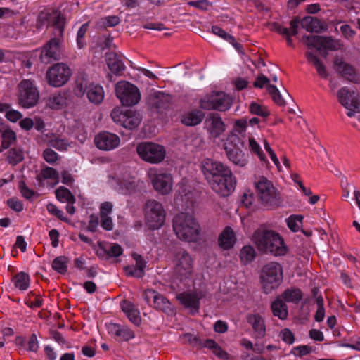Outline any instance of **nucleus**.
<instances>
[{
	"instance_id": "obj_1",
	"label": "nucleus",
	"mask_w": 360,
	"mask_h": 360,
	"mask_svg": "<svg viewBox=\"0 0 360 360\" xmlns=\"http://www.w3.org/2000/svg\"><path fill=\"white\" fill-rule=\"evenodd\" d=\"M202 172L213 191L219 195L228 196L235 190L236 179L224 163L207 158L202 163Z\"/></svg>"
},
{
	"instance_id": "obj_2",
	"label": "nucleus",
	"mask_w": 360,
	"mask_h": 360,
	"mask_svg": "<svg viewBox=\"0 0 360 360\" xmlns=\"http://www.w3.org/2000/svg\"><path fill=\"white\" fill-rule=\"evenodd\" d=\"M252 238L259 252L274 256L287 252L284 240L274 231L259 228L254 232Z\"/></svg>"
},
{
	"instance_id": "obj_3",
	"label": "nucleus",
	"mask_w": 360,
	"mask_h": 360,
	"mask_svg": "<svg viewBox=\"0 0 360 360\" xmlns=\"http://www.w3.org/2000/svg\"><path fill=\"white\" fill-rule=\"evenodd\" d=\"M54 18L55 20L53 22V27L55 29L54 37L44 45L39 56L41 62L45 64L60 59V38L63 35L65 18L57 12H54Z\"/></svg>"
},
{
	"instance_id": "obj_4",
	"label": "nucleus",
	"mask_w": 360,
	"mask_h": 360,
	"mask_svg": "<svg viewBox=\"0 0 360 360\" xmlns=\"http://www.w3.org/2000/svg\"><path fill=\"white\" fill-rule=\"evenodd\" d=\"M173 229L180 240L188 242L196 241L200 232V226L195 217L186 212H180L174 217Z\"/></svg>"
},
{
	"instance_id": "obj_5",
	"label": "nucleus",
	"mask_w": 360,
	"mask_h": 360,
	"mask_svg": "<svg viewBox=\"0 0 360 360\" xmlns=\"http://www.w3.org/2000/svg\"><path fill=\"white\" fill-rule=\"evenodd\" d=\"M257 198L261 204L267 209H276L282 205L283 200L281 193L272 182L264 176L255 181Z\"/></svg>"
},
{
	"instance_id": "obj_6",
	"label": "nucleus",
	"mask_w": 360,
	"mask_h": 360,
	"mask_svg": "<svg viewBox=\"0 0 360 360\" xmlns=\"http://www.w3.org/2000/svg\"><path fill=\"white\" fill-rule=\"evenodd\" d=\"M260 279L264 292L266 294L271 293L283 281L282 266L277 262L266 264L262 269Z\"/></svg>"
},
{
	"instance_id": "obj_7",
	"label": "nucleus",
	"mask_w": 360,
	"mask_h": 360,
	"mask_svg": "<svg viewBox=\"0 0 360 360\" xmlns=\"http://www.w3.org/2000/svg\"><path fill=\"white\" fill-rule=\"evenodd\" d=\"M244 143L235 134H230L226 138L224 148L228 159L236 166L243 167L248 163L247 157L243 151Z\"/></svg>"
},
{
	"instance_id": "obj_8",
	"label": "nucleus",
	"mask_w": 360,
	"mask_h": 360,
	"mask_svg": "<svg viewBox=\"0 0 360 360\" xmlns=\"http://www.w3.org/2000/svg\"><path fill=\"white\" fill-rule=\"evenodd\" d=\"M74 92L78 97H82L86 94L89 101L96 105L100 104L104 98L103 87L98 84L90 83L84 75L77 78Z\"/></svg>"
},
{
	"instance_id": "obj_9",
	"label": "nucleus",
	"mask_w": 360,
	"mask_h": 360,
	"mask_svg": "<svg viewBox=\"0 0 360 360\" xmlns=\"http://www.w3.org/2000/svg\"><path fill=\"white\" fill-rule=\"evenodd\" d=\"M145 218L147 224L151 229H158L165 223L166 212L162 205L155 200L146 201L144 206Z\"/></svg>"
},
{
	"instance_id": "obj_10",
	"label": "nucleus",
	"mask_w": 360,
	"mask_h": 360,
	"mask_svg": "<svg viewBox=\"0 0 360 360\" xmlns=\"http://www.w3.org/2000/svg\"><path fill=\"white\" fill-rule=\"evenodd\" d=\"M136 152L143 161L151 164H158L162 162L166 156L165 148L153 142L139 143L136 146Z\"/></svg>"
},
{
	"instance_id": "obj_11",
	"label": "nucleus",
	"mask_w": 360,
	"mask_h": 360,
	"mask_svg": "<svg viewBox=\"0 0 360 360\" xmlns=\"http://www.w3.org/2000/svg\"><path fill=\"white\" fill-rule=\"evenodd\" d=\"M115 94L122 105L133 106L141 99L139 89L127 81H120L115 85Z\"/></svg>"
},
{
	"instance_id": "obj_12",
	"label": "nucleus",
	"mask_w": 360,
	"mask_h": 360,
	"mask_svg": "<svg viewBox=\"0 0 360 360\" xmlns=\"http://www.w3.org/2000/svg\"><path fill=\"white\" fill-rule=\"evenodd\" d=\"M39 93L34 82L30 79H22L18 84V103L20 106L29 108L37 103Z\"/></svg>"
},
{
	"instance_id": "obj_13",
	"label": "nucleus",
	"mask_w": 360,
	"mask_h": 360,
	"mask_svg": "<svg viewBox=\"0 0 360 360\" xmlns=\"http://www.w3.org/2000/svg\"><path fill=\"white\" fill-rule=\"evenodd\" d=\"M110 116L115 123L128 129L136 128L142 120L140 113L137 111L131 109L124 110L120 107L115 108Z\"/></svg>"
},
{
	"instance_id": "obj_14",
	"label": "nucleus",
	"mask_w": 360,
	"mask_h": 360,
	"mask_svg": "<svg viewBox=\"0 0 360 360\" xmlns=\"http://www.w3.org/2000/svg\"><path fill=\"white\" fill-rule=\"evenodd\" d=\"M71 75L72 71L67 64L58 63L48 69L46 79L50 86L60 87L68 82Z\"/></svg>"
},
{
	"instance_id": "obj_15",
	"label": "nucleus",
	"mask_w": 360,
	"mask_h": 360,
	"mask_svg": "<svg viewBox=\"0 0 360 360\" xmlns=\"http://www.w3.org/2000/svg\"><path fill=\"white\" fill-rule=\"evenodd\" d=\"M231 98L223 92L213 93L200 101V108L207 110L226 111L231 108Z\"/></svg>"
},
{
	"instance_id": "obj_16",
	"label": "nucleus",
	"mask_w": 360,
	"mask_h": 360,
	"mask_svg": "<svg viewBox=\"0 0 360 360\" xmlns=\"http://www.w3.org/2000/svg\"><path fill=\"white\" fill-rule=\"evenodd\" d=\"M337 97L340 103L348 110V117L354 116L355 112H360V98L357 92L342 87L338 91Z\"/></svg>"
},
{
	"instance_id": "obj_17",
	"label": "nucleus",
	"mask_w": 360,
	"mask_h": 360,
	"mask_svg": "<svg viewBox=\"0 0 360 360\" xmlns=\"http://www.w3.org/2000/svg\"><path fill=\"white\" fill-rule=\"evenodd\" d=\"M150 178L154 189L162 195H167L172 191L173 178L171 174L162 170H150Z\"/></svg>"
},
{
	"instance_id": "obj_18",
	"label": "nucleus",
	"mask_w": 360,
	"mask_h": 360,
	"mask_svg": "<svg viewBox=\"0 0 360 360\" xmlns=\"http://www.w3.org/2000/svg\"><path fill=\"white\" fill-rule=\"evenodd\" d=\"M175 256V273L181 279L189 277L193 273V259L187 251L177 248L174 252Z\"/></svg>"
},
{
	"instance_id": "obj_19",
	"label": "nucleus",
	"mask_w": 360,
	"mask_h": 360,
	"mask_svg": "<svg viewBox=\"0 0 360 360\" xmlns=\"http://www.w3.org/2000/svg\"><path fill=\"white\" fill-rule=\"evenodd\" d=\"M172 96L169 94L157 91L150 94L148 98V105L150 110L157 112H162L169 108Z\"/></svg>"
},
{
	"instance_id": "obj_20",
	"label": "nucleus",
	"mask_w": 360,
	"mask_h": 360,
	"mask_svg": "<svg viewBox=\"0 0 360 360\" xmlns=\"http://www.w3.org/2000/svg\"><path fill=\"white\" fill-rule=\"evenodd\" d=\"M94 143L100 150H110L120 145V139L117 134L102 131L95 136Z\"/></svg>"
},
{
	"instance_id": "obj_21",
	"label": "nucleus",
	"mask_w": 360,
	"mask_h": 360,
	"mask_svg": "<svg viewBox=\"0 0 360 360\" xmlns=\"http://www.w3.org/2000/svg\"><path fill=\"white\" fill-rule=\"evenodd\" d=\"M202 296L196 292H184L176 295V299L186 308L190 309L192 314L198 312L200 300Z\"/></svg>"
},
{
	"instance_id": "obj_22",
	"label": "nucleus",
	"mask_w": 360,
	"mask_h": 360,
	"mask_svg": "<svg viewBox=\"0 0 360 360\" xmlns=\"http://www.w3.org/2000/svg\"><path fill=\"white\" fill-rule=\"evenodd\" d=\"M334 68L347 80L353 83H358L360 81L355 68L352 65L344 63L340 58H335Z\"/></svg>"
},
{
	"instance_id": "obj_23",
	"label": "nucleus",
	"mask_w": 360,
	"mask_h": 360,
	"mask_svg": "<svg viewBox=\"0 0 360 360\" xmlns=\"http://www.w3.org/2000/svg\"><path fill=\"white\" fill-rule=\"evenodd\" d=\"M247 321L252 326L256 338L261 339L265 336V321L260 314H252L248 315Z\"/></svg>"
},
{
	"instance_id": "obj_24",
	"label": "nucleus",
	"mask_w": 360,
	"mask_h": 360,
	"mask_svg": "<svg viewBox=\"0 0 360 360\" xmlns=\"http://www.w3.org/2000/svg\"><path fill=\"white\" fill-rule=\"evenodd\" d=\"M207 120L210 122V133L214 138L219 137L225 131V124L218 113L210 114Z\"/></svg>"
},
{
	"instance_id": "obj_25",
	"label": "nucleus",
	"mask_w": 360,
	"mask_h": 360,
	"mask_svg": "<svg viewBox=\"0 0 360 360\" xmlns=\"http://www.w3.org/2000/svg\"><path fill=\"white\" fill-rule=\"evenodd\" d=\"M317 41L316 49L319 51L330 50L337 51L340 49L341 44L338 40L334 39L331 37L321 36L315 38Z\"/></svg>"
},
{
	"instance_id": "obj_26",
	"label": "nucleus",
	"mask_w": 360,
	"mask_h": 360,
	"mask_svg": "<svg viewBox=\"0 0 360 360\" xmlns=\"http://www.w3.org/2000/svg\"><path fill=\"white\" fill-rule=\"evenodd\" d=\"M235 243L236 236L233 229L226 226L219 236V245L224 250H229L233 247Z\"/></svg>"
},
{
	"instance_id": "obj_27",
	"label": "nucleus",
	"mask_w": 360,
	"mask_h": 360,
	"mask_svg": "<svg viewBox=\"0 0 360 360\" xmlns=\"http://www.w3.org/2000/svg\"><path fill=\"white\" fill-rule=\"evenodd\" d=\"M266 90L268 93L271 96L274 102L279 106H285L287 100H292L291 96L285 89H283V94L274 85H268L266 86Z\"/></svg>"
},
{
	"instance_id": "obj_28",
	"label": "nucleus",
	"mask_w": 360,
	"mask_h": 360,
	"mask_svg": "<svg viewBox=\"0 0 360 360\" xmlns=\"http://www.w3.org/2000/svg\"><path fill=\"white\" fill-rule=\"evenodd\" d=\"M106 61L108 68L115 75H120L124 70L125 66L117 54L115 53L108 54Z\"/></svg>"
},
{
	"instance_id": "obj_29",
	"label": "nucleus",
	"mask_w": 360,
	"mask_h": 360,
	"mask_svg": "<svg viewBox=\"0 0 360 360\" xmlns=\"http://www.w3.org/2000/svg\"><path fill=\"white\" fill-rule=\"evenodd\" d=\"M301 26L307 32L319 33L323 30L321 21L314 17L307 16L301 20Z\"/></svg>"
},
{
	"instance_id": "obj_30",
	"label": "nucleus",
	"mask_w": 360,
	"mask_h": 360,
	"mask_svg": "<svg viewBox=\"0 0 360 360\" xmlns=\"http://www.w3.org/2000/svg\"><path fill=\"white\" fill-rule=\"evenodd\" d=\"M157 298L158 299L155 301V303L153 305V308L157 310L162 311L167 315L172 316L175 314L172 304L164 295L159 292Z\"/></svg>"
},
{
	"instance_id": "obj_31",
	"label": "nucleus",
	"mask_w": 360,
	"mask_h": 360,
	"mask_svg": "<svg viewBox=\"0 0 360 360\" xmlns=\"http://www.w3.org/2000/svg\"><path fill=\"white\" fill-rule=\"evenodd\" d=\"M205 114L199 110H194L185 114L181 120L183 124L187 126H195L200 124Z\"/></svg>"
},
{
	"instance_id": "obj_32",
	"label": "nucleus",
	"mask_w": 360,
	"mask_h": 360,
	"mask_svg": "<svg viewBox=\"0 0 360 360\" xmlns=\"http://www.w3.org/2000/svg\"><path fill=\"white\" fill-rule=\"evenodd\" d=\"M273 314L281 320H285L288 317V307L286 304L279 297H278L271 304Z\"/></svg>"
},
{
	"instance_id": "obj_33",
	"label": "nucleus",
	"mask_w": 360,
	"mask_h": 360,
	"mask_svg": "<svg viewBox=\"0 0 360 360\" xmlns=\"http://www.w3.org/2000/svg\"><path fill=\"white\" fill-rule=\"evenodd\" d=\"M12 281L13 282L16 288L24 291L28 289L30 286V278L27 273L20 271L13 277Z\"/></svg>"
},
{
	"instance_id": "obj_34",
	"label": "nucleus",
	"mask_w": 360,
	"mask_h": 360,
	"mask_svg": "<svg viewBox=\"0 0 360 360\" xmlns=\"http://www.w3.org/2000/svg\"><path fill=\"white\" fill-rule=\"evenodd\" d=\"M305 56L308 62L311 63L316 68L319 75L326 78L328 75L326 71V66L321 62L319 58L310 51H307L305 53Z\"/></svg>"
},
{
	"instance_id": "obj_35",
	"label": "nucleus",
	"mask_w": 360,
	"mask_h": 360,
	"mask_svg": "<svg viewBox=\"0 0 360 360\" xmlns=\"http://www.w3.org/2000/svg\"><path fill=\"white\" fill-rule=\"evenodd\" d=\"M43 179L57 180L59 179V174L56 169L50 167H46L45 168L42 169L40 174L36 176V179L38 181L39 186H44Z\"/></svg>"
},
{
	"instance_id": "obj_36",
	"label": "nucleus",
	"mask_w": 360,
	"mask_h": 360,
	"mask_svg": "<svg viewBox=\"0 0 360 360\" xmlns=\"http://www.w3.org/2000/svg\"><path fill=\"white\" fill-rule=\"evenodd\" d=\"M56 196L59 201L68 204H74L76 200L70 191L64 186H60L56 190Z\"/></svg>"
},
{
	"instance_id": "obj_37",
	"label": "nucleus",
	"mask_w": 360,
	"mask_h": 360,
	"mask_svg": "<svg viewBox=\"0 0 360 360\" xmlns=\"http://www.w3.org/2000/svg\"><path fill=\"white\" fill-rule=\"evenodd\" d=\"M287 302H298L302 298V292L299 288H288L281 295Z\"/></svg>"
},
{
	"instance_id": "obj_38",
	"label": "nucleus",
	"mask_w": 360,
	"mask_h": 360,
	"mask_svg": "<svg viewBox=\"0 0 360 360\" xmlns=\"http://www.w3.org/2000/svg\"><path fill=\"white\" fill-rule=\"evenodd\" d=\"M256 257V252L255 248L251 245H245L240 250V258L241 262L244 264L250 263L254 260Z\"/></svg>"
},
{
	"instance_id": "obj_39",
	"label": "nucleus",
	"mask_w": 360,
	"mask_h": 360,
	"mask_svg": "<svg viewBox=\"0 0 360 360\" xmlns=\"http://www.w3.org/2000/svg\"><path fill=\"white\" fill-rule=\"evenodd\" d=\"M69 259L65 256H59L56 257L52 263V268L58 273L64 274L68 271L67 264Z\"/></svg>"
},
{
	"instance_id": "obj_40",
	"label": "nucleus",
	"mask_w": 360,
	"mask_h": 360,
	"mask_svg": "<svg viewBox=\"0 0 360 360\" xmlns=\"http://www.w3.org/2000/svg\"><path fill=\"white\" fill-rule=\"evenodd\" d=\"M132 257L136 261L135 266L137 269V271L134 273V277L142 278L145 274L144 269L146 266V262L141 255L136 253L132 254ZM131 274H133V273H131Z\"/></svg>"
},
{
	"instance_id": "obj_41",
	"label": "nucleus",
	"mask_w": 360,
	"mask_h": 360,
	"mask_svg": "<svg viewBox=\"0 0 360 360\" xmlns=\"http://www.w3.org/2000/svg\"><path fill=\"white\" fill-rule=\"evenodd\" d=\"M23 159V152L20 148H13L8 151L7 160L10 164L16 165L22 161Z\"/></svg>"
},
{
	"instance_id": "obj_42",
	"label": "nucleus",
	"mask_w": 360,
	"mask_h": 360,
	"mask_svg": "<svg viewBox=\"0 0 360 360\" xmlns=\"http://www.w3.org/2000/svg\"><path fill=\"white\" fill-rule=\"evenodd\" d=\"M2 142L1 146L4 149H7L16 141V135L11 129H6L1 134Z\"/></svg>"
},
{
	"instance_id": "obj_43",
	"label": "nucleus",
	"mask_w": 360,
	"mask_h": 360,
	"mask_svg": "<svg viewBox=\"0 0 360 360\" xmlns=\"http://www.w3.org/2000/svg\"><path fill=\"white\" fill-rule=\"evenodd\" d=\"M66 104V98L64 95L58 94L50 97L49 105L52 109H60Z\"/></svg>"
},
{
	"instance_id": "obj_44",
	"label": "nucleus",
	"mask_w": 360,
	"mask_h": 360,
	"mask_svg": "<svg viewBox=\"0 0 360 360\" xmlns=\"http://www.w3.org/2000/svg\"><path fill=\"white\" fill-rule=\"evenodd\" d=\"M303 219L302 215H291L286 219L287 225L291 231L297 232L302 224Z\"/></svg>"
},
{
	"instance_id": "obj_45",
	"label": "nucleus",
	"mask_w": 360,
	"mask_h": 360,
	"mask_svg": "<svg viewBox=\"0 0 360 360\" xmlns=\"http://www.w3.org/2000/svg\"><path fill=\"white\" fill-rule=\"evenodd\" d=\"M54 12H57L61 15V13L56 10H53L52 11L51 14H50L47 12H45V11H41L39 13V14L38 15V18H37L38 28H40L41 27H42L46 22H48L49 20V19L51 20V25L53 26V22L55 20Z\"/></svg>"
},
{
	"instance_id": "obj_46",
	"label": "nucleus",
	"mask_w": 360,
	"mask_h": 360,
	"mask_svg": "<svg viewBox=\"0 0 360 360\" xmlns=\"http://www.w3.org/2000/svg\"><path fill=\"white\" fill-rule=\"evenodd\" d=\"M205 347L211 349L212 352L219 357H224L227 353L222 350L221 347L212 339H207Z\"/></svg>"
},
{
	"instance_id": "obj_47",
	"label": "nucleus",
	"mask_w": 360,
	"mask_h": 360,
	"mask_svg": "<svg viewBox=\"0 0 360 360\" xmlns=\"http://www.w3.org/2000/svg\"><path fill=\"white\" fill-rule=\"evenodd\" d=\"M250 111L252 114L263 117H266L269 115V112L264 106L256 103H252L250 105Z\"/></svg>"
},
{
	"instance_id": "obj_48",
	"label": "nucleus",
	"mask_w": 360,
	"mask_h": 360,
	"mask_svg": "<svg viewBox=\"0 0 360 360\" xmlns=\"http://www.w3.org/2000/svg\"><path fill=\"white\" fill-rule=\"evenodd\" d=\"M158 292L153 290V289H147L143 292V298L146 302V303L152 306L154 304L155 301L158 299L157 296L158 295Z\"/></svg>"
},
{
	"instance_id": "obj_49",
	"label": "nucleus",
	"mask_w": 360,
	"mask_h": 360,
	"mask_svg": "<svg viewBox=\"0 0 360 360\" xmlns=\"http://www.w3.org/2000/svg\"><path fill=\"white\" fill-rule=\"evenodd\" d=\"M108 245V258L120 256L123 252V249L117 243L106 244Z\"/></svg>"
},
{
	"instance_id": "obj_50",
	"label": "nucleus",
	"mask_w": 360,
	"mask_h": 360,
	"mask_svg": "<svg viewBox=\"0 0 360 360\" xmlns=\"http://www.w3.org/2000/svg\"><path fill=\"white\" fill-rule=\"evenodd\" d=\"M212 32L229 42H233L234 41V37L233 36L230 35L221 27L217 25L212 27Z\"/></svg>"
},
{
	"instance_id": "obj_51",
	"label": "nucleus",
	"mask_w": 360,
	"mask_h": 360,
	"mask_svg": "<svg viewBox=\"0 0 360 360\" xmlns=\"http://www.w3.org/2000/svg\"><path fill=\"white\" fill-rule=\"evenodd\" d=\"M43 157L46 162L54 164L58 158V155L51 148H46L43 152Z\"/></svg>"
},
{
	"instance_id": "obj_52",
	"label": "nucleus",
	"mask_w": 360,
	"mask_h": 360,
	"mask_svg": "<svg viewBox=\"0 0 360 360\" xmlns=\"http://www.w3.org/2000/svg\"><path fill=\"white\" fill-rule=\"evenodd\" d=\"M124 341H128L134 338V333L128 327L121 326L117 335Z\"/></svg>"
},
{
	"instance_id": "obj_53",
	"label": "nucleus",
	"mask_w": 360,
	"mask_h": 360,
	"mask_svg": "<svg viewBox=\"0 0 360 360\" xmlns=\"http://www.w3.org/2000/svg\"><path fill=\"white\" fill-rule=\"evenodd\" d=\"M49 146L59 150H66L68 146V141L63 139H55L49 141Z\"/></svg>"
},
{
	"instance_id": "obj_54",
	"label": "nucleus",
	"mask_w": 360,
	"mask_h": 360,
	"mask_svg": "<svg viewBox=\"0 0 360 360\" xmlns=\"http://www.w3.org/2000/svg\"><path fill=\"white\" fill-rule=\"evenodd\" d=\"M249 145H250L251 150L259 156V158L261 160H266L265 155L264 154V153L262 152V150L260 148L259 145L255 140L254 138L249 139Z\"/></svg>"
},
{
	"instance_id": "obj_55",
	"label": "nucleus",
	"mask_w": 360,
	"mask_h": 360,
	"mask_svg": "<svg viewBox=\"0 0 360 360\" xmlns=\"http://www.w3.org/2000/svg\"><path fill=\"white\" fill-rule=\"evenodd\" d=\"M18 188L22 195L27 200H30L34 195V192L27 186L24 181L19 182Z\"/></svg>"
},
{
	"instance_id": "obj_56",
	"label": "nucleus",
	"mask_w": 360,
	"mask_h": 360,
	"mask_svg": "<svg viewBox=\"0 0 360 360\" xmlns=\"http://www.w3.org/2000/svg\"><path fill=\"white\" fill-rule=\"evenodd\" d=\"M47 210L49 213L53 214L62 221H67V218L64 217V213L60 210L55 205L49 203L46 205Z\"/></svg>"
},
{
	"instance_id": "obj_57",
	"label": "nucleus",
	"mask_w": 360,
	"mask_h": 360,
	"mask_svg": "<svg viewBox=\"0 0 360 360\" xmlns=\"http://www.w3.org/2000/svg\"><path fill=\"white\" fill-rule=\"evenodd\" d=\"M280 337L283 341L289 345L292 344L295 340L294 334L288 328H284L282 330L280 333Z\"/></svg>"
},
{
	"instance_id": "obj_58",
	"label": "nucleus",
	"mask_w": 360,
	"mask_h": 360,
	"mask_svg": "<svg viewBox=\"0 0 360 360\" xmlns=\"http://www.w3.org/2000/svg\"><path fill=\"white\" fill-rule=\"evenodd\" d=\"M312 351V347L308 345H300L293 348L292 353L295 356H303L309 354Z\"/></svg>"
},
{
	"instance_id": "obj_59",
	"label": "nucleus",
	"mask_w": 360,
	"mask_h": 360,
	"mask_svg": "<svg viewBox=\"0 0 360 360\" xmlns=\"http://www.w3.org/2000/svg\"><path fill=\"white\" fill-rule=\"evenodd\" d=\"M270 79L263 74L258 75L257 79L253 83V86L255 88L262 89L264 85L266 86L269 84Z\"/></svg>"
},
{
	"instance_id": "obj_60",
	"label": "nucleus",
	"mask_w": 360,
	"mask_h": 360,
	"mask_svg": "<svg viewBox=\"0 0 360 360\" xmlns=\"http://www.w3.org/2000/svg\"><path fill=\"white\" fill-rule=\"evenodd\" d=\"M7 204L11 209L15 212H21L23 210L22 202L15 198H11L7 200Z\"/></svg>"
},
{
	"instance_id": "obj_61",
	"label": "nucleus",
	"mask_w": 360,
	"mask_h": 360,
	"mask_svg": "<svg viewBox=\"0 0 360 360\" xmlns=\"http://www.w3.org/2000/svg\"><path fill=\"white\" fill-rule=\"evenodd\" d=\"M120 186L125 192L131 193L136 189L135 181L124 179L120 182Z\"/></svg>"
},
{
	"instance_id": "obj_62",
	"label": "nucleus",
	"mask_w": 360,
	"mask_h": 360,
	"mask_svg": "<svg viewBox=\"0 0 360 360\" xmlns=\"http://www.w3.org/2000/svg\"><path fill=\"white\" fill-rule=\"evenodd\" d=\"M98 249L96 251V255L103 259H109L108 255V245L102 242H98Z\"/></svg>"
},
{
	"instance_id": "obj_63",
	"label": "nucleus",
	"mask_w": 360,
	"mask_h": 360,
	"mask_svg": "<svg viewBox=\"0 0 360 360\" xmlns=\"http://www.w3.org/2000/svg\"><path fill=\"white\" fill-rule=\"evenodd\" d=\"M112 203L110 202H103L100 207V217H103L108 216V214L112 212Z\"/></svg>"
},
{
	"instance_id": "obj_64",
	"label": "nucleus",
	"mask_w": 360,
	"mask_h": 360,
	"mask_svg": "<svg viewBox=\"0 0 360 360\" xmlns=\"http://www.w3.org/2000/svg\"><path fill=\"white\" fill-rule=\"evenodd\" d=\"M128 319L136 326H139L141 323V319L139 315V311L136 308L132 311L127 314Z\"/></svg>"
}]
</instances>
